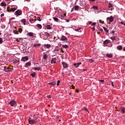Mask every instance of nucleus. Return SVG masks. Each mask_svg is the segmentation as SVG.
Returning a JSON list of instances; mask_svg holds the SVG:
<instances>
[{
  "mask_svg": "<svg viewBox=\"0 0 125 125\" xmlns=\"http://www.w3.org/2000/svg\"><path fill=\"white\" fill-rule=\"evenodd\" d=\"M103 46H107V47H112L113 46V43L109 40H105L103 42Z\"/></svg>",
  "mask_w": 125,
  "mask_h": 125,
  "instance_id": "nucleus-1",
  "label": "nucleus"
},
{
  "mask_svg": "<svg viewBox=\"0 0 125 125\" xmlns=\"http://www.w3.org/2000/svg\"><path fill=\"white\" fill-rule=\"evenodd\" d=\"M15 29L16 30H14L13 31V33H14L15 35H18L19 33L21 34V33H22V32L23 31V29L21 28L15 27Z\"/></svg>",
  "mask_w": 125,
  "mask_h": 125,
  "instance_id": "nucleus-2",
  "label": "nucleus"
},
{
  "mask_svg": "<svg viewBox=\"0 0 125 125\" xmlns=\"http://www.w3.org/2000/svg\"><path fill=\"white\" fill-rule=\"evenodd\" d=\"M44 30H52L53 27H52V24L47 23L44 27H43Z\"/></svg>",
  "mask_w": 125,
  "mask_h": 125,
  "instance_id": "nucleus-3",
  "label": "nucleus"
},
{
  "mask_svg": "<svg viewBox=\"0 0 125 125\" xmlns=\"http://www.w3.org/2000/svg\"><path fill=\"white\" fill-rule=\"evenodd\" d=\"M58 39L60 40V41H62V42H67V41H68V38L67 37L64 36V35H62L61 38L58 37Z\"/></svg>",
  "mask_w": 125,
  "mask_h": 125,
  "instance_id": "nucleus-4",
  "label": "nucleus"
},
{
  "mask_svg": "<svg viewBox=\"0 0 125 125\" xmlns=\"http://www.w3.org/2000/svg\"><path fill=\"white\" fill-rule=\"evenodd\" d=\"M33 118L36 123L40 122L41 121V117H39L38 115H34Z\"/></svg>",
  "mask_w": 125,
  "mask_h": 125,
  "instance_id": "nucleus-5",
  "label": "nucleus"
},
{
  "mask_svg": "<svg viewBox=\"0 0 125 125\" xmlns=\"http://www.w3.org/2000/svg\"><path fill=\"white\" fill-rule=\"evenodd\" d=\"M14 14H15V15H16V16H20V15H22V10H21V9L17 10L14 13Z\"/></svg>",
  "mask_w": 125,
  "mask_h": 125,
  "instance_id": "nucleus-6",
  "label": "nucleus"
},
{
  "mask_svg": "<svg viewBox=\"0 0 125 125\" xmlns=\"http://www.w3.org/2000/svg\"><path fill=\"white\" fill-rule=\"evenodd\" d=\"M28 123L29 125H36V124H37L36 121L32 119L31 117L28 118Z\"/></svg>",
  "mask_w": 125,
  "mask_h": 125,
  "instance_id": "nucleus-7",
  "label": "nucleus"
},
{
  "mask_svg": "<svg viewBox=\"0 0 125 125\" xmlns=\"http://www.w3.org/2000/svg\"><path fill=\"white\" fill-rule=\"evenodd\" d=\"M3 71L6 72H12V71H13V68L11 67H6V66H5L4 69H3Z\"/></svg>",
  "mask_w": 125,
  "mask_h": 125,
  "instance_id": "nucleus-8",
  "label": "nucleus"
},
{
  "mask_svg": "<svg viewBox=\"0 0 125 125\" xmlns=\"http://www.w3.org/2000/svg\"><path fill=\"white\" fill-rule=\"evenodd\" d=\"M17 8H18V7H17V6H15V7H12L11 8L10 10H7L8 12H14V11H15V10H17Z\"/></svg>",
  "mask_w": 125,
  "mask_h": 125,
  "instance_id": "nucleus-9",
  "label": "nucleus"
},
{
  "mask_svg": "<svg viewBox=\"0 0 125 125\" xmlns=\"http://www.w3.org/2000/svg\"><path fill=\"white\" fill-rule=\"evenodd\" d=\"M9 105H10V106H11V107H13L15 105V104H16V102L15 101V100H13L9 102Z\"/></svg>",
  "mask_w": 125,
  "mask_h": 125,
  "instance_id": "nucleus-10",
  "label": "nucleus"
},
{
  "mask_svg": "<svg viewBox=\"0 0 125 125\" xmlns=\"http://www.w3.org/2000/svg\"><path fill=\"white\" fill-rule=\"evenodd\" d=\"M62 64L63 65V67L64 69H67V68L69 67V64H67L66 62H62Z\"/></svg>",
  "mask_w": 125,
  "mask_h": 125,
  "instance_id": "nucleus-11",
  "label": "nucleus"
},
{
  "mask_svg": "<svg viewBox=\"0 0 125 125\" xmlns=\"http://www.w3.org/2000/svg\"><path fill=\"white\" fill-rule=\"evenodd\" d=\"M108 8L109 10H114V6H113V4L111 3V2H109L108 3Z\"/></svg>",
  "mask_w": 125,
  "mask_h": 125,
  "instance_id": "nucleus-12",
  "label": "nucleus"
},
{
  "mask_svg": "<svg viewBox=\"0 0 125 125\" xmlns=\"http://www.w3.org/2000/svg\"><path fill=\"white\" fill-rule=\"evenodd\" d=\"M27 60H29V57L28 56L23 57L21 59V61H23V62H26Z\"/></svg>",
  "mask_w": 125,
  "mask_h": 125,
  "instance_id": "nucleus-13",
  "label": "nucleus"
},
{
  "mask_svg": "<svg viewBox=\"0 0 125 125\" xmlns=\"http://www.w3.org/2000/svg\"><path fill=\"white\" fill-rule=\"evenodd\" d=\"M31 65H32L31 62H28L24 64V67H25V68H28V67H30Z\"/></svg>",
  "mask_w": 125,
  "mask_h": 125,
  "instance_id": "nucleus-14",
  "label": "nucleus"
},
{
  "mask_svg": "<svg viewBox=\"0 0 125 125\" xmlns=\"http://www.w3.org/2000/svg\"><path fill=\"white\" fill-rule=\"evenodd\" d=\"M59 18H60V19H62V20H66V17L63 16V14H60L59 15Z\"/></svg>",
  "mask_w": 125,
  "mask_h": 125,
  "instance_id": "nucleus-15",
  "label": "nucleus"
},
{
  "mask_svg": "<svg viewBox=\"0 0 125 125\" xmlns=\"http://www.w3.org/2000/svg\"><path fill=\"white\" fill-rule=\"evenodd\" d=\"M57 61V59L56 58H53L51 60V64H55Z\"/></svg>",
  "mask_w": 125,
  "mask_h": 125,
  "instance_id": "nucleus-16",
  "label": "nucleus"
},
{
  "mask_svg": "<svg viewBox=\"0 0 125 125\" xmlns=\"http://www.w3.org/2000/svg\"><path fill=\"white\" fill-rule=\"evenodd\" d=\"M81 9H82V8H81V7H80V6L79 5H75L74 6V10L76 11H78L79 10H81Z\"/></svg>",
  "mask_w": 125,
  "mask_h": 125,
  "instance_id": "nucleus-17",
  "label": "nucleus"
},
{
  "mask_svg": "<svg viewBox=\"0 0 125 125\" xmlns=\"http://www.w3.org/2000/svg\"><path fill=\"white\" fill-rule=\"evenodd\" d=\"M107 20H108L109 22L112 23L114 21V17L113 16H110L109 18H107Z\"/></svg>",
  "mask_w": 125,
  "mask_h": 125,
  "instance_id": "nucleus-18",
  "label": "nucleus"
},
{
  "mask_svg": "<svg viewBox=\"0 0 125 125\" xmlns=\"http://www.w3.org/2000/svg\"><path fill=\"white\" fill-rule=\"evenodd\" d=\"M13 64H16V65H19L20 62L19 60H14L13 61Z\"/></svg>",
  "mask_w": 125,
  "mask_h": 125,
  "instance_id": "nucleus-19",
  "label": "nucleus"
},
{
  "mask_svg": "<svg viewBox=\"0 0 125 125\" xmlns=\"http://www.w3.org/2000/svg\"><path fill=\"white\" fill-rule=\"evenodd\" d=\"M48 58V56L47 54H44L43 56V62H46V59Z\"/></svg>",
  "mask_w": 125,
  "mask_h": 125,
  "instance_id": "nucleus-20",
  "label": "nucleus"
},
{
  "mask_svg": "<svg viewBox=\"0 0 125 125\" xmlns=\"http://www.w3.org/2000/svg\"><path fill=\"white\" fill-rule=\"evenodd\" d=\"M121 113L122 114H125V108L124 107H121L120 109Z\"/></svg>",
  "mask_w": 125,
  "mask_h": 125,
  "instance_id": "nucleus-21",
  "label": "nucleus"
},
{
  "mask_svg": "<svg viewBox=\"0 0 125 125\" xmlns=\"http://www.w3.org/2000/svg\"><path fill=\"white\" fill-rule=\"evenodd\" d=\"M106 57H108V58H113V53H107Z\"/></svg>",
  "mask_w": 125,
  "mask_h": 125,
  "instance_id": "nucleus-22",
  "label": "nucleus"
},
{
  "mask_svg": "<svg viewBox=\"0 0 125 125\" xmlns=\"http://www.w3.org/2000/svg\"><path fill=\"white\" fill-rule=\"evenodd\" d=\"M44 48H50L51 47V45L49 44H44Z\"/></svg>",
  "mask_w": 125,
  "mask_h": 125,
  "instance_id": "nucleus-23",
  "label": "nucleus"
},
{
  "mask_svg": "<svg viewBox=\"0 0 125 125\" xmlns=\"http://www.w3.org/2000/svg\"><path fill=\"white\" fill-rule=\"evenodd\" d=\"M116 48L118 50H123V46L119 45L116 47Z\"/></svg>",
  "mask_w": 125,
  "mask_h": 125,
  "instance_id": "nucleus-24",
  "label": "nucleus"
},
{
  "mask_svg": "<svg viewBox=\"0 0 125 125\" xmlns=\"http://www.w3.org/2000/svg\"><path fill=\"white\" fill-rule=\"evenodd\" d=\"M82 63H73V66H75V68H78L80 65H81Z\"/></svg>",
  "mask_w": 125,
  "mask_h": 125,
  "instance_id": "nucleus-25",
  "label": "nucleus"
},
{
  "mask_svg": "<svg viewBox=\"0 0 125 125\" xmlns=\"http://www.w3.org/2000/svg\"><path fill=\"white\" fill-rule=\"evenodd\" d=\"M76 32H82V31H83V28H81V27H79V28H77V29H75L74 30Z\"/></svg>",
  "mask_w": 125,
  "mask_h": 125,
  "instance_id": "nucleus-26",
  "label": "nucleus"
},
{
  "mask_svg": "<svg viewBox=\"0 0 125 125\" xmlns=\"http://www.w3.org/2000/svg\"><path fill=\"white\" fill-rule=\"evenodd\" d=\"M41 43L34 44L33 45V47H35L36 48H37L38 47H40V46H41Z\"/></svg>",
  "mask_w": 125,
  "mask_h": 125,
  "instance_id": "nucleus-27",
  "label": "nucleus"
},
{
  "mask_svg": "<svg viewBox=\"0 0 125 125\" xmlns=\"http://www.w3.org/2000/svg\"><path fill=\"white\" fill-rule=\"evenodd\" d=\"M53 19L54 20V21H55V22H59L60 21L59 20V19L56 17H53Z\"/></svg>",
  "mask_w": 125,
  "mask_h": 125,
  "instance_id": "nucleus-28",
  "label": "nucleus"
},
{
  "mask_svg": "<svg viewBox=\"0 0 125 125\" xmlns=\"http://www.w3.org/2000/svg\"><path fill=\"white\" fill-rule=\"evenodd\" d=\"M49 84H51V85H53V86H55V85L56 84V83L54 81L49 83H48Z\"/></svg>",
  "mask_w": 125,
  "mask_h": 125,
  "instance_id": "nucleus-29",
  "label": "nucleus"
},
{
  "mask_svg": "<svg viewBox=\"0 0 125 125\" xmlns=\"http://www.w3.org/2000/svg\"><path fill=\"white\" fill-rule=\"evenodd\" d=\"M44 33L45 37H47V38H48V37H50V34L48 32H44Z\"/></svg>",
  "mask_w": 125,
  "mask_h": 125,
  "instance_id": "nucleus-30",
  "label": "nucleus"
},
{
  "mask_svg": "<svg viewBox=\"0 0 125 125\" xmlns=\"http://www.w3.org/2000/svg\"><path fill=\"white\" fill-rule=\"evenodd\" d=\"M32 69L36 71H40V70H41V67H33Z\"/></svg>",
  "mask_w": 125,
  "mask_h": 125,
  "instance_id": "nucleus-31",
  "label": "nucleus"
},
{
  "mask_svg": "<svg viewBox=\"0 0 125 125\" xmlns=\"http://www.w3.org/2000/svg\"><path fill=\"white\" fill-rule=\"evenodd\" d=\"M37 74L36 72H33V73L30 74V76H31L32 78H35L36 77Z\"/></svg>",
  "mask_w": 125,
  "mask_h": 125,
  "instance_id": "nucleus-32",
  "label": "nucleus"
},
{
  "mask_svg": "<svg viewBox=\"0 0 125 125\" xmlns=\"http://www.w3.org/2000/svg\"><path fill=\"white\" fill-rule=\"evenodd\" d=\"M91 9H95V10H98V7L97 6H93L91 8Z\"/></svg>",
  "mask_w": 125,
  "mask_h": 125,
  "instance_id": "nucleus-33",
  "label": "nucleus"
},
{
  "mask_svg": "<svg viewBox=\"0 0 125 125\" xmlns=\"http://www.w3.org/2000/svg\"><path fill=\"white\" fill-rule=\"evenodd\" d=\"M21 23H22V24H23V25H26V19H22V20H21Z\"/></svg>",
  "mask_w": 125,
  "mask_h": 125,
  "instance_id": "nucleus-34",
  "label": "nucleus"
},
{
  "mask_svg": "<svg viewBox=\"0 0 125 125\" xmlns=\"http://www.w3.org/2000/svg\"><path fill=\"white\" fill-rule=\"evenodd\" d=\"M104 31L106 32V33H109V30H108V28H107L105 27H103Z\"/></svg>",
  "mask_w": 125,
  "mask_h": 125,
  "instance_id": "nucleus-35",
  "label": "nucleus"
},
{
  "mask_svg": "<svg viewBox=\"0 0 125 125\" xmlns=\"http://www.w3.org/2000/svg\"><path fill=\"white\" fill-rule=\"evenodd\" d=\"M37 27L40 30H41V29H42V24H37Z\"/></svg>",
  "mask_w": 125,
  "mask_h": 125,
  "instance_id": "nucleus-36",
  "label": "nucleus"
},
{
  "mask_svg": "<svg viewBox=\"0 0 125 125\" xmlns=\"http://www.w3.org/2000/svg\"><path fill=\"white\" fill-rule=\"evenodd\" d=\"M27 35H28L29 37H34V33H33L32 32L27 33Z\"/></svg>",
  "mask_w": 125,
  "mask_h": 125,
  "instance_id": "nucleus-37",
  "label": "nucleus"
},
{
  "mask_svg": "<svg viewBox=\"0 0 125 125\" xmlns=\"http://www.w3.org/2000/svg\"><path fill=\"white\" fill-rule=\"evenodd\" d=\"M0 5L1 6H6V3L3 2H2L0 4Z\"/></svg>",
  "mask_w": 125,
  "mask_h": 125,
  "instance_id": "nucleus-38",
  "label": "nucleus"
},
{
  "mask_svg": "<svg viewBox=\"0 0 125 125\" xmlns=\"http://www.w3.org/2000/svg\"><path fill=\"white\" fill-rule=\"evenodd\" d=\"M29 22L31 23V24H33V23H35V20L33 19H30L29 20Z\"/></svg>",
  "mask_w": 125,
  "mask_h": 125,
  "instance_id": "nucleus-39",
  "label": "nucleus"
},
{
  "mask_svg": "<svg viewBox=\"0 0 125 125\" xmlns=\"http://www.w3.org/2000/svg\"><path fill=\"white\" fill-rule=\"evenodd\" d=\"M122 21L119 22V24H122V25H124V26H125V21H123L121 20Z\"/></svg>",
  "mask_w": 125,
  "mask_h": 125,
  "instance_id": "nucleus-40",
  "label": "nucleus"
},
{
  "mask_svg": "<svg viewBox=\"0 0 125 125\" xmlns=\"http://www.w3.org/2000/svg\"><path fill=\"white\" fill-rule=\"evenodd\" d=\"M60 50V48L56 47L54 49V51H59Z\"/></svg>",
  "mask_w": 125,
  "mask_h": 125,
  "instance_id": "nucleus-41",
  "label": "nucleus"
},
{
  "mask_svg": "<svg viewBox=\"0 0 125 125\" xmlns=\"http://www.w3.org/2000/svg\"><path fill=\"white\" fill-rule=\"evenodd\" d=\"M82 110H83V111H86V112H88V113H89V111L88 110L87 108H86V107H84L82 108Z\"/></svg>",
  "mask_w": 125,
  "mask_h": 125,
  "instance_id": "nucleus-42",
  "label": "nucleus"
},
{
  "mask_svg": "<svg viewBox=\"0 0 125 125\" xmlns=\"http://www.w3.org/2000/svg\"><path fill=\"white\" fill-rule=\"evenodd\" d=\"M103 12H106V13H110V14H112V12H108V10H107V9H104Z\"/></svg>",
  "mask_w": 125,
  "mask_h": 125,
  "instance_id": "nucleus-43",
  "label": "nucleus"
},
{
  "mask_svg": "<svg viewBox=\"0 0 125 125\" xmlns=\"http://www.w3.org/2000/svg\"><path fill=\"white\" fill-rule=\"evenodd\" d=\"M62 47L63 48H68V47H69V46H68L67 44H65V45H62Z\"/></svg>",
  "mask_w": 125,
  "mask_h": 125,
  "instance_id": "nucleus-44",
  "label": "nucleus"
},
{
  "mask_svg": "<svg viewBox=\"0 0 125 125\" xmlns=\"http://www.w3.org/2000/svg\"><path fill=\"white\" fill-rule=\"evenodd\" d=\"M110 39L112 41H116V37L115 36L110 37Z\"/></svg>",
  "mask_w": 125,
  "mask_h": 125,
  "instance_id": "nucleus-45",
  "label": "nucleus"
},
{
  "mask_svg": "<svg viewBox=\"0 0 125 125\" xmlns=\"http://www.w3.org/2000/svg\"><path fill=\"white\" fill-rule=\"evenodd\" d=\"M79 4L81 5V6L83 5V2L82 0H80Z\"/></svg>",
  "mask_w": 125,
  "mask_h": 125,
  "instance_id": "nucleus-46",
  "label": "nucleus"
},
{
  "mask_svg": "<svg viewBox=\"0 0 125 125\" xmlns=\"http://www.w3.org/2000/svg\"><path fill=\"white\" fill-rule=\"evenodd\" d=\"M37 20H38V21H39V22H41V21H42V19H41L40 17H38Z\"/></svg>",
  "mask_w": 125,
  "mask_h": 125,
  "instance_id": "nucleus-47",
  "label": "nucleus"
},
{
  "mask_svg": "<svg viewBox=\"0 0 125 125\" xmlns=\"http://www.w3.org/2000/svg\"><path fill=\"white\" fill-rule=\"evenodd\" d=\"M2 42H3L2 38H0V44H1V43H2Z\"/></svg>",
  "mask_w": 125,
  "mask_h": 125,
  "instance_id": "nucleus-48",
  "label": "nucleus"
},
{
  "mask_svg": "<svg viewBox=\"0 0 125 125\" xmlns=\"http://www.w3.org/2000/svg\"><path fill=\"white\" fill-rule=\"evenodd\" d=\"M95 25H96V22H93L91 24V26H94L93 27H95Z\"/></svg>",
  "mask_w": 125,
  "mask_h": 125,
  "instance_id": "nucleus-49",
  "label": "nucleus"
},
{
  "mask_svg": "<svg viewBox=\"0 0 125 125\" xmlns=\"http://www.w3.org/2000/svg\"><path fill=\"white\" fill-rule=\"evenodd\" d=\"M89 60L91 62V63H93V62H94V60H93L92 59H90Z\"/></svg>",
  "mask_w": 125,
  "mask_h": 125,
  "instance_id": "nucleus-50",
  "label": "nucleus"
},
{
  "mask_svg": "<svg viewBox=\"0 0 125 125\" xmlns=\"http://www.w3.org/2000/svg\"><path fill=\"white\" fill-rule=\"evenodd\" d=\"M59 83H60V80L57 81V85L58 86L59 85Z\"/></svg>",
  "mask_w": 125,
  "mask_h": 125,
  "instance_id": "nucleus-51",
  "label": "nucleus"
},
{
  "mask_svg": "<svg viewBox=\"0 0 125 125\" xmlns=\"http://www.w3.org/2000/svg\"><path fill=\"white\" fill-rule=\"evenodd\" d=\"M1 28L2 29H5V26L4 25H2Z\"/></svg>",
  "mask_w": 125,
  "mask_h": 125,
  "instance_id": "nucleus-52",
  "label": "nucleus"
},
{
  "mask_svg": "<svg viewBox=\"0 0 125 125\" xmlns=\"http://www.w3.org/2000/svg\"><path fill=\"white\" fill-rule=\"evenodd\" d=\"M95 26H93V28H92V30L93 31V32H94V31H95Z\"/></svg>",
  "mask_w": 125,
  "mask_h": 125,
  "instance_id": "nucleus-53",
  "label": "nucleus"
},
{
  "mask_svg": "<svg viewBox=\"0 0 125 125\" xmlns=\"http://www.w3.org/2000/svg\"><path fill=\"white\" fill-rule=\"evenodd\" d=\"M114 33H115V31H114V30H112V31L110 32V34H113Z\"/></svg>",
  "mask_w": 125,
  "mask_h": 125,
  "instance_id": "nucleus-54",
  "label": "nucleus"
},
{
  "mask_svg": "<svg viewBox=\"0 0 125 125\" xmlns=\"http://www.w3.org/2000/svg\"><path fill=\"white\" fill-rule=\"evenodd\" d=\"M100 82H101V83H104V80H99Z\"/></svg>",
  "mask_w": 125,
  "mask_h": 125,
  "instance_id": "nucleus-55",
  "label": "nucleus"
},
{
  "mask_svg": "<svg viewBox=\"0 0 125 125\" xmlns=\"http://www.w3.org/2000/svg\"><path fill=\"white\" fill-rule=\"evenodd\" d=\"M47 98H51V96H50V95H49L47 96Z\"/></svg>",
  "mask_w": 125,
  "mask_h": 125,
  "instance_id": "nucleus-56",
  "label": "nucleus"
},
{
  "mask_svg": "<svg viewBox=\"0 0 125 125\" xmlns=\"http://www.w3.org/2000/svg\"><path fill=\"white\" fill-rule=\"evenodd\" d=\"M99 31H100V32H103L104 31L103 29H102V28H100Z\"/></svg>",
  "mask_w": 125,
  "mask_h": 125,
  "instance_id": "nucleus-57",
  "label": "nucleus"
},
{
  "mask_svg": "<svg viewBox=\"0 0 125 125\" xmlns=\"http://www.w3.org/2000/svg\"><path fill=\"white\" fill-rule=\"evenodd\" d=\"M3 16H4V13L1 14L0 15V17H2Z\"/></svg>",
  "mask_w": 125,
  "mask_h": 125,
  "instance_id": "nucleus-58",
  "label": "nucleus"
},
{
  "mask_svg": "<svg viewBox=\"0 0 125 125\" xmlns=\"http://www.w3.org/2000/svg\"><path fill=\"white\" fill-rule=\"evenodd\" d=\"M88 23H89V25H91L92 21H88Z\"/></svg>",
  "mask_w": 125,
  "mask_h": 125,
  "instance_id": "nucleus-59",
  "label": "nucleus"
},
{
  "mask_svg": "<svg viewBox=\"0 0 125 125\" xmlns=\"http://www.w3.org/2000/svg\"><path fill=\"white\" fill-rule=\"evenodd\" d=\"M74 9H75V8H74V7H73V8L71 9V12H72V11H74Z\"/></svg>",
  "mask_w": 125,
  "mask_h": 125,
  "instance_id": "nucleus-60",
  "label": "nucleus"
},
{
  "mask_svg": "<svg viewBox=\"0 0 125 125\" xmlns=\"http://www.w3.org/2000/svg\"><path fill=\"white\" fill-rule=\"evenodd\" d=\"M112 86H114V83L113 82H111Z\"/></svg>",
  "mask_w": 125,
  "mask_h": 125,
  "instance_id": "nucleus-61",
  "label": "nucleus"
},
{
  "mask_svg": "<svg viewBox=\"0 0 125 125\" xmlns=\"http://www.w3.org/2000/svg\"><path fill=\"white\" fill-rule=\"evenodd\" d=\"M84 71H87V69H83V72H84Z\"/></svg>",
  "mask_w": 125,
  "mask_h": 125,
  "instance_id": "nucleus-62",
  "label": "nucleus"
},
{
  "mask_svg": "<svg viewBox=\"0 0 125 125\" xmlns=\"http://www.w3.org/2000/svg\"><path fill=\"white\" fill-rule=\"evenodd\" d=\"M122 49H123V51L125 52V47H123Z\"/></svg>",
  "mask_w": 125,
  "mask_h": 125,
  "instance_id": "nucleus-63",
  "label": "nucleus"
},
{
  "mask_svg": "<svg viewBox=\"0 0 125 125\" xmlns=\"http://www.w3.org/2000/svg\"><path fill=\"white\" fill-rule=\"evenodd\" d=\"M62 16H63L64 17H66V13H64Z\"/></svg>",
  "mask_w": 125,
  "mask_h": 125,
  "instance_id": "nucleus-64",
  "label": "nucleus"
}]
</instances>
